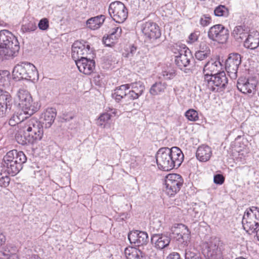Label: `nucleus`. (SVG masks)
Segmentation results:
<instances>
[{
  "label": "nucleus",
  "mask_w": 259,
  "mask_h": 259,
  "mask_svg": "<svg viewBox=\"0 0 259 259\" xmlns=\"http://www.w3.org/2000/svg\"><path fill=\"white\" fill-rule=\"evenodd\" d=\"M156 158L159 169L169 171L181 165L184 159V155L181 149L177 147H173L171 149L164 147L158 151Z\"/></svg>",
  "instance_id": "f257e3e1"
},
{
  "label": "nucleus",
  "mask_w": 259,
  "mask_h": 259,
  "mask_svg": "<svg viewBox=\"0 0 259 259\" xmlns=\"http://www.w3.org/2000/svg\"><path fill=\"white\" fill-rule=\"evenodd\" d=\"M19 50V42L10 31H0V59H13L18 55Z\"/></svg>",
  "instance_id": "f03ea898"
},
{
  "label": "nucleus",
  "mask_w": 259,
  "mask_h": 259,
  "mask_svg": "<svg viewBox=\"0 0 259 259\" xmlns=\"http://www.w3.org/2000/svg\"><path fill=\"white\" fill-rule=\"evenodd\" d=\"M14 79H26L34 81L38 79V73L34 65L28 62H21L15 66L12 72Z\"/></svg>",
  "instance_id": "7ed1b4c3"
},
{
  "label": "nucleus",
  "mask_w": 259,
  "mask_h": 259,
  "mask_svg": "<svg viewBox=\"0 0 259 259\" xmlns=\"http://www.w3.org/2000/svg\"><path fill=\"white\" fill-rule=\"evenodd\" d=\"M244 230L248 234L254 233L259 226V208L252 206L246 210L242 219Z\"/></svg>",
  "instance_id": "20e7f679"
},
{
  "label": "nucleus",
  "mask_w": 259,
  "mask_h": 259,
  "mask_svg": "<svg viewBox=\"0 0 259 259\" xmlns=\"http://www.w3.org/2000/svg\"><path fill=\"white\" fill-rule=\"evenodd\" d=\"M227 83L228 79L224 71L214 75L208 73L204 75V84L211 91L219 92V89L224 88Z\"/></svg>",
  "instance_id": "39448f33"
},
{
  "label": "nucleus",
  "mask_w": 259,
  "mask_h": 259,
  "mask_svg": "<svg viewBox=\"0 0 259 259\" xmlns=\"http://www.w3.org/2000/svg\"><path fill=\"white\" fill-rule=\"evenodd\" d=\"M24 130L29 136L30 141L40 140L43 136L42 125L36 118L32 117L26 121Z\"/></svg>",
  "instance_id": "423d86ee"
},
{
  "label": "nucleus",
  "mask_w": 259,
  "mask_h": 259,
  "mask_svg": "<svg viewBox=\"0 0 259 259\" xmlns=\"http://www.w3.org/2000/svg\"><path fill=\"white\" fill-rule=\"evenodd\" d=\"M19 100V105L28 114L32 115L36 110L33 105V101L30 93L25 90L20 89L17 94Z\"/></svg>",
  "instance_id": "0eeeda50"
},
{
  "label": "nucleus",
  "mask_w": 259,
  "mask_h": 259,
  "mask_svg": "<svg viewBox=\"0 0 259 259\" xmlns=\"http://www.w3.org/2000/svg\"><path fill=\"white\" fill-rule=\"evenodd\" d=\"M183 183L181 176L177 174H168L165 179V191L169 196L175 195Z\"/></svg>",
  "instance_id": "6e6552de"
},
{
  "label": "nucleus",
  "mask_w": 259,
  "mask_h": 259,
  "mask_svg": "<svg viewBox=\"0 0 259 259\" xmlns=\"http://www.w3.org/2000/svg\"><path fill=\"white\" fill-rule=\"evenodd\" d=\"M108 11L113 19L117 23H123L127 18V9L124 5L120 2L112 3L109 6Z\"/></svg>",
  "instance_id": "1a4fd4ad"
},
{
  "label": "nucleus",
  "mask_w": 259,
  "mask_h": 259,
  "mask_svg": "<svg viewBox=\"0 0 259 259\" xmlns=\"http://www.w3.org/2000/svg\"><path fill=\"white\" fill-rule=\"evenodd\" d=\"M171 234L169 237L172 242L179 241L180 243H187L190 241V232L188 227L180 224L171 228Z\"/></svg>",
  "instance_id": "9d476101"
},
{
  "label": "nucleus",
  "mask_w": 259,
  "mask_h": 259,
  "mask_svg": "<svg viewBox=\"0 0 259 259\" xmlns=\"http://www.w3.org/2000/svg\"><path fill=\"white\" fill-rule=\"evenodd\" d=\"M257 80L255 77L246 78L241 77L238 79V90L244 94H254L256 91Z\"/></svg>",
  "instance_id": "9b49d317"
},
{
  "label": "nucleus",
  "mask_w": 259,
  "mask_h": 259,
  "mask_svg": "<svg viewBox=\"0 0 259 259\" xmlns=\"http://www.w3.org/2000/svg\"><path fill=\"white\" fill-rule=\"evenodd\" d=\"M208 36L213 41L224 44L227 41L228 38V30L222 25H215L210 27L208 32Z\"/></svg>",
  "instance_id": "f8f14e48"
},
{
  "label": "nucleus",
  "mask_w": 259,
  "mask_h": 259,
  "mask_svg": "<svg viewBox=\"0 0 259 259\" xmlns=\"http://www.w3.org/2000/svg\"><path fill=\"white\" fill-rule=\"evenodd\" d=\"M241 56L237 53H232L229 55L225 64L226 70L232 79L237 78L238 67L241 64Z\"/></svg>",
  "instance_id": "ddd939ff"
},
{
  "label": "nucleus",
  "mask_w": 259,
  "mask_h": 259,
  "mask_svg": "<svg viewBox=\"0 0 259 259\" xmlns=\"http://www.w3.org/2000/svg\"><path fill=\"white\" fill-rule=\"evenodd\" d=\"M92 51L90 46L85 42L75 41L72 46V57L75 62L76 60H79L82 58L88 57V55L90 54Z\"/></svg>",
  "instance_id": "4468645a"
},
{
  "label": "nucleus",
  "mask_w": 259,
  "mask_h": 259,
  "mask_svg": "<svg viewBox=\"0 0 259 259\" xmlns=\"http://www.w3.org/2000/svg\"><path fill=\"white\" fill-rule=\"evenodd\" d=\"M175 53L176 54L175 63L181 69L188 66L190 64L191 61L193 60L190 51L186 47L178 51V53L175 52Z\"/></svg>",
  "instance_id": "2eb2a0df"
},
{
  "label": "nucleus",
  "mask_w": 259,
  "mask_h": 259,
  "mask_svg": "<svg viewBox=\"0 0 259 259\" xmlns=\"http://www.w3.org/2000/svg\"><path fill=\"white\" fill-rule=\"evenodd\" d=\"M141 30L143 33L149 39H156L161 35L159 26L152 21L143 23L141 27Z\"/></svg>",
  "instance_id": "dca6fc26"
},
{
  "label": "nucleus",
  "mask_w": 259,
  "mask_h": 259,
  "mask_svg": "<svg viewBox=\"0 0 259 259\" xmlns=\"http://www.w3.org/2000/svg\"><path fill=\"white\" fill-rule=\"evenodd\" d=\"M13 156L14 155L6 154L3 158V162L2 163L3 167L6 168L5 170L8 174L12 176H15L22 168V165L10 160L12 157H14Z\"/></svg>",
  "instance_id": "f3484780"
},
{
  "label": "nucleus",
  "mask_w": 259,
  "mask_h": 259,
  "mask_svg": "<svg viewBox=\"0 0 259 259\" xmlns=\"http://www.w3.org/2000/svg\"><path fill=\"white\" fill-rule=\"evenodd\" d=\"M76 60V64L80 72L86 75L91 74L95 68V61L87 58H82Z\"/></svg>",
  "instance_id": "a211bd4d"
},
{
  "label": "nucleus",
  "mask_w": 259,
  "mask_h": 259,
  "mask_svg": "<svg viewBox=\"0 0 259 259\" xmlns=\"http://www.w3.org/2000/svg\"><path fill=\"white\" fill-rule=\"evenodd\" d=\"M128 239L130 243H147L148 236L145 232L134 230L128 233Z\"/></svg>",
  "instance_id": "6ab92c4d"
},
{
  "label": "nucleus",
  "mask_w": 259,
  "mask_h": 259,
  "mask_svg": "<svg viewBox=\"0 0 259 259\" xmlns=\"http://www.w3.org/2000/svg\"><path fill=\"white\" fill-rule=\"evenodd\" d=\"M212 155V151L207 145H202L200 146L197 150L196 156L197 158L202 162L208 161Z\"/></svg>",
  "instance_id": "aec40b11"
},
{
  "label": "nucleus",
  "mask_w": 259,
  "mask_h": 259,
  "mask_svg": "<svg viewBox=\"0 0 259 259\" xmlns=\"http://www.w3.org/2000/svg\"><path fill=\"white\" fill-rule=\"evenodd\" d=\"M247 36L244 43V47L252 50L256 48L259 45V33L257 32H252Z\"/></svg>",
  "instance_id": "412c9836"
},
{
  "label": "nucleus",
  "mask_w": 259,
  "mask_h": 259,
  "mask_svg": "<svg viewBox=\"0 0 259 259\" xmlns=\"http://www.w3.org/2000/svg\"><path fill=\"white\" fill-rule=\"evenodd\" d=\"M56 116V111L55 108H48L43 114L41 118L44 119L43 124L46 128L50 127L54 121Z\"/></svg>",
  "instance_id": "4be33fe9"
},
{
  "label": "nucleus",
  "mask_w": 259,
  "mask_h": 259,
  "mask_svg": "<svg viewBox=\"0 0 259 259\" xmlns=\"http://www.w3.org/2000/svg\"><path fill=\"white\" fill-rule=\"evenodd\" d=\"M105 19V17L103 15L91 18L87 21V26L91 29L96 30L101 26Z\"/></svg>",
  "instance_id": "5701e85b"
},
{
  "label": "nucleus",
  "mask_w": 259,
  "mask_h": 259,
  "mask_svg": "<svg viewBox=\"0 0 259 259\" xmlns=\"http://www.w3.org/2000/svg\"><path fill=\"white\" fill-rule=\"evenodd\" d=\"M221 66V63L219 61L211 59L204 65L203 71L204 72L207 71L206 73L209 74L210 72V74H212L213 72L219 71Z\"/></svg>",
  "instance_id": "b1692460"
},
{
  "label": "nucleus",
  "mask_w": 259,
  "mask_h": 259,
  "mask_svg": "<svg viewBox=\"0 0 259 259\" xmlns=\"http://www.w3.org/2000/svg\"><path fill=\"white\" fill-rule=\"evenodd\" d=\"M12 98L10 95L9 99H4V101H0V118L6 117L11 113Z\"/></svg>",
  "instance_id": "393cba45"
},
{
  "label": "nucleus",
  "mask_w": 259,
  "mask_h": 259,
  "mask_svg": "<svg viewBox=\"0 0 259 259\" xmlns=\"http://www.w3.org/2000/svg\"><path fill=\"white\" fill-rule=\"evenodd\" d=\"M129 89L128 84L120 85L115 90L114 93L112 94L113 98L117 102L120 101L123 97H126L127 91Z\"/></svg>",
  "instance_id": "a878e982"
},
{
  "label": "nucleus",
  "mask_w": 259,
  "mask_h": 259,
  "mask_svg": "<svg viewBox=\"0 0 259 259\" xmlns=\"http://www.w3.org/2000/svg\"><path fill=\"white\" fill-rule=\"evenodd\" d=\"M124 253L127 259H141L142 252L136 247L128 246L125 248Z\"/></svg>",
  "instance_id": "bb28decb"
},
{
  "label": "nucleus",
  "mask_w": 259,
  "mask_h": 259,
  "mask_svg": "<svg viewBox=\"0 0 259 259\" xmlns=\"http://www.w3.org/2000/svg\"><path fill=\"white\" fill-rule=\"evenodd\" d=\"M7 154L14 155L13 158L12 157L10 160L14 161L15 163H18L22 165L23 163L26 161L27 158L24 153L22 151H18L16 150H13L9 151Z\"/></svg>",
  "instance_id": "cd10ccee"
},
{
  "label": "nucleus",
  "mask_w": 259,
  "mask_h": 259,
  "mask_svg": "<svg viewBox=\"0 0 259 259\" xmlns=\"http://www.w3.org/2000/svg\"><path fill=\"white\" fill-rule=\"evenodd\" d=\"M248 31L241 26H236L234 29L232 35L238 41L241 42L247 36Z\"/></svg>",
  "instance_id": "c85d7f7f"
},
{
  "label": "nucleus",
  "mask_w": 259,
  "mask_h": 259,
  "mask_svg": "<svg viewBox=\"0 0 259 259\" xmlns=\"http://www.w3.org/2000/svg\"><path fill=\"white\" fill-rule=\"evenodd\" d=\"M167 85L165 82H156L151 86L149 91L150 94L153 96H155L164 92L167 88Z\"/></svg>",
  "instance_id": "c756f323"
},
{
  "label": "nucleus",
  "mask_w": 259,
  "mask_h": 259,
  "mask_svg": "<svg viewBox=\"0 0 259 259\" xmlns=\"http://www.w3.org/2000/svg\"><path fill=\"white\" fill-rule=\"evenodd\" d=\"M210 54V50L209 47L201 44L200 50L195 53V56L198 60H203L208 57Z\"/></svg>",
  "instance_id": "7c9ffc66"
},
{
  "label": "nucleus",
  "mask_w": 259,
  "mask_h": 259,
  "mask_svg": "<svg viewBox=\"0 0 259 259\" xmlns=\"http://www.w3.org/2000/svg\"><path fill=\"white\" fill-rule=\"evenodd\" d=\"M24 134H22L21 133H18L16 134L15 139L18 143L22 145H25L28 143H33L35 142L34 141H30V140H29L31 138H29V136L24 130Z\"/></svg>",
  "instance_id": "2f4dec72"
},
{
  "label": "nucleus",
  "mask_w": 259,
  "mask_h": 259,
  "mask_svg": "<svg viewBox=\"0 0 259 259\" xmlns=\"http://www.w3.org/2000/svg\"><path fill=\"white\" fill-rule=\"evenodd\" d=\"M151 243H170L169 236L165 234H154L151 239Z\"/></svg>",
  "instance_id": "473e14b6"
},
{
  "label": "nucleus",
  "mask_w": 259,
  "mask_h": 259,
  "mask_svg": "<svg viewBox=\"0 0 259 259\" xmlns=\"http://www.w3.org/2000/svg\"><path fill=\"white\" fill-rule=\"evenodd\" d=\"M128 84L130 86V88H131L135 93L140 96L142 95L145 90V86L143 83L141 81L133 82Z\"/></svg>",
  "instance_id": "72a5a7b5"
},
{
  "label": "nucleus",
  "mask_w": 259,
  "mask_h": 259,
  "mask_svg": "<svg viewBox=\"0 0 259 259\" xmlns=\"http://www.w3.org/2000/svg\"><path fill=\"white\" fill-rule=\"evenodd\" d=\"M214 14L217 17H227L229 15V9L224 5H219L214 10Z\"/></svg>",
  "instance_id": "f704fd0d"
},
{
  "label": "nucleus",
  "mask_w": 259,
  "mask_h": 259,
  "mask_svg": "<svg viewBox=\"0 0 259 259\" xmlns=\"http://www.w3.org/2000/svg\"><path fill=\"white\" fill-rule=\"evenodd\" d=\"M187 118L191 121H196L198 120L199 116L197 112L193 109L187 110L185 114Z\"/></svg>",
  "instance_id": "c9c22d12"
},
{
  "label": "nucleus",
  "mask_w": 259,
  "mask_h": 259,
  "mask_svg": "<svg viewBox=\"0 0 259 259\" xmlns=\"http://www.w3.org/2000/svg\"><path fill=\"white\" fill-rule=\"evenodd\" d=\"M111 115L108 113L102 114L98 119L97 124L99 126L105 127V124L110 119Z\"/></svg>",
  "instance_id": "e433bc0d"
},
{
  "label": "nucleus",
  "mask_w": 259,
  "mask_h": 259,
  "mask_svg": "<svg viewBox=\"0 0 259 259\" xmlns=\"http://www.w3.org/2000/svg\"><path fill=\"white\" fill-rule=\"evenodd\" d=\"M37 28L36 25L34 22L30 21L27 24L23 25L21 30L23 32H29L35 30Z\"/></svg>",
  "instance_id": "4c0bfd02"
},
{
  "label": "nucleus",
  "mask_w": 259,
  "mask_h": 259,
  "mask_svg": "<svg viewBox=\"0 0 259 259\" xmlns=\"http://www.w3.org/2000/svg\"><path fill=\"white\" fill-rule=\"evenodd\" d=\"M21 116L17 114H13L12 116L9 120V124L11 126H15L23 121V118H21Z\"/></svg>",
  "instance_id": "58836bf2"
},
{
  "label": "nucleus",
  "mask_w": 259,
  "mask_h": 259,
  "mask_svg": "<svg viewBox=\"0 0 259 259\" xmlns=\"http://www.w3.org/2000/svg\"><path fill=\"white\" fill-rule=\"evenodd\" d=\"M121 32V28L119 27H116L112 29L109 35L110 37H114V38L116 39L120 37Z\"/></svg>",
  "instance_id": "ea45409f"
},
{
  "label": "nucleus",
  "mask_w": 259,
  "mask_h": 259,
  "mask_svg": "<svg viewBox=\"0 0 259 259\" xmlns=\"http://www.w3.org/2000/svg\"><path fill=\"white\" fill-rule=\"evenodd\" d=\"M38 27L41 30H47L49 27L48 19L46 18L41 19L38 24Z\"/></svg>",
  "instance_id": "a19ab883"
},
{
  "label": "nucleus",
  "mask_w": 259,
  "mask_h": 259,
  "mask_svg": "<svg viewBox=\"0 0 259 259\" xmlns=\"http://www.w3.org/2000/svg\"><path fill=\"white\" fill-rule=\"evenodd\" d=\"M186 259H201L200 256L189 249H186L185 252Z\"/></svg>",
  "instance_id": "79ce46f5"
},
{
  "label": "nucleus",
  "mask_w": 259,
  "mask_h": 259,
  "mask_svg": "<svg viewBox=\"0 0 259 259\" xmlns=\"http://www.w3.org/2000/svg\"><path fill=\"white\" fill-rule=\"evenodd\" d=\"M10 182V178L7 176H4L2 175L0 177V186L6 188L9 185Z\"/></svg>",
  "instance_id": "37998d69"
},
{
  "label": "nucleus",
  "mask_w": 259,
  "mask_h": 259,
  "mask_svg": "<svg viewBox=\"0 0 259 259\" xmlns=\"http://www.w3.org/2000/svg\"><path fill=\"white\" fill-rule=\"evenodd\" d=\"M211 22V18L207 15H203L200 20V23L203 26H207Z\"/></svg>",
  "instance_id": "c03bdc74"
},
{
  "label": "nucleus",
  "mask_w": 259,
  "mask_h": 259,
  "mask_svg": "<svg viewBox=\"0 0 259 259\" xmlns=\"http://www.w3.org/2000/svg\"><path fill=\"white\" fill-rule=\"evenodd\" d=\"M225 181V178L221 174H217L214 176L213 182L218 185H222Z\"/></svg>",
  "instance_id": "a18cd8bd"
},
{
  "label": "nucleus",
  "mask_w": 259,
  "mask_h": 259,
  "mask_svg": "<svg viewBox=\"0 0 259 259\" xmlns=\"http://www.w3.org/2000/svg\"><path fill=\"white\" fill-rule=\"evenodd\" d=\"M114 38L110 37L108 35L106 37L104 36L103 38V42L106 46H111L114 44Z\"/></svg>",
  "instance_id": "49530a36"
},
{
  "label": "nucleus",
  "mask_w": 259,
  "mask_h": 259,
  "mask_svg": "<svg viewBox=\"0 0 259 259\" xmlns=\"http://www.w3.org/2000/svg\"><path fill=\"white\" fill-rule=\"evenodd\" d=\"M140 96L138 95L137 94L135 93V92L131 90L130 91L128 90V92H127L126 97L127 98L130 99L132 100L138 99Z\"/></svg>",
  "instance_id": "de8ad7c7"
},
{
  "label": "nucleus",
  "mask_w": 259,
  "mask_h": 259,
  "mask_svg": "<svg viewBox=\"0 0 259 259\" xmlns=\"http://www.w3.org/2000/svg\"><path fill=\"white\" fill-rule=\"evenodd\" d=\"M218 248V247L217 246V244H213V243H211V244H209V245H208L207 246V250H208V252H209L208 254V255H210V256H213L214 255H215V253L212 251V252H211V249H217Z\"/></svg>",
  "instance_id": "09e8293b"
},
{
  "label": "nucleus",
  "mask_w": 259,
  "mask_h": 259,
  "mask_svg": "<svg viewBox=\"0 0 259 259\" xmlns=\"http://www.w3.org/2000/svg\"><path fill=\"white\" fill-rule=\"evenodd\" d=\"M10 94L3 90H0V101H4V99H9Z\"/></svg>",
  "instance_id": "8fccbe9b"
},
{
  "label": "nucleus",
  "mask_w": 259,
  "mask_h": 259,
  "mask_svg": "<svg viewBox=\"0 0 259 259\" xmlns=\"http://www.w3.org/2000/svg\"><path fill=\"white\" fill-rule=\"evenodd\" d=\"M198 35H199L198 32H195L193 33H192L189 37V42H190L191 43H193V42L196 41L198 39Z\"/></svg>",
  "instance_id": "3c124183"
},
{
  "label": "nucleus",
  "mask_w": 259,
  "mask_h": 259,
  "mask_svg": "<svg viewBox=\"0 0 259 259\" xmlns=\"http://www.w3.org/2000/svg\"><path fill=\"white\" fill-rule=\"evenodd\" d=\"M137 48L132 46L131 48L130 52L126 54V57H134L135 55H137Z\"/></svg>",
  "instance_id": "603ef678"
},
{
  "label": "nucleus",
  "mask_w": 259,
  "mask_h": 259,
  "mask_svg": "<svg viewBox=\"0 0 259 259\" xmlns=\"http://www.w3.org/2000/svg\"><path fill=\"white\" fill-rule=\"evenodd\" d=\"M175 73H174V72H171L169 74H168L167 72H165L163 74V76L166 79H170L172 78L175 76Z\"/></svg>",
  "instance_id": "864d4df0"
},
{
  "label": "nucleus",
  "mask_w": 259,
  "mask_h": 259,
  "mask_svg": "<svg viewBox=\"0 0 259 259\" xmlns=\"http://www.w3.org/2000/svg\"><path fill=\"white\" fill-rule=\"evenodd\" d=\"M169 244H165V245H162L161 246L159 245V244H155V247L156 248L162 249L166 247H167Z\"/></svg>",
  "instance_id": "5fc2aeb1"
},
{
  "label": "nucleus",
  "mask_w": 259,
  "mask_h": 259,
  "mask_svg": "<svg viewBox=\"0 0 259 259\" xmlns=\"http://www.w3.org/2000/svg\"><path fill=\"white\" fill-rule=\"evenodd\" d=\"M6 240L5 236L2 234H0V243H5Z\"/></svg>",
  "instance_id": "6e6d98bb"
},
{
  "label": "nucleus",
  "mask_w": 259,
  "mask_h": 259,
  "mask_svg": "<svg viewBox=\"0 0 259 259\" xmlns=\"http://www.w3.org/2000/svg\"><path fill=\"white\" fill-rule=\"evenodd\" d=\"M29 259H40V257L37 255H32Z\"/></svg>",
  "instance_id": "4d7b16f0"
},
{
  "label": "nucleus",
  "mask_w": 259,
  "mask_h": 259,
  "mask_svg": "<svg viewBox=\"0 0 259 259\" xmlns=\"http://www.w3.org/2000/svg\"><path fill=\"white\" fill-rule=\"evenodd\" d=\"M3 165L2 163H0V177L3 175Z\"/></svg>",
  "instance_id": "13d9d810"
},
{
  "label": "nucleus",
  "mask_w": 259,
  "mask_h": 259,
  "mask_svg": "<svg viewBox=\"0 0 259 259\" xmlns=\"http://www.w3.org/2000/svg\"><path fill=\"white\" fill-rule=\"evenodd\" d=\"M112 113L114 114V115H116L117 114V110L114 109V111L112 112Z\"/></svg>",
  "instance_id": "bf43d9fd"
},
{
  "label": "nucleus",
  "mask_w": 259,
  "mask_h": 259,
  "mask_svg": "<svg viewBox=\"0 0 259 259\" xmlns=\"http://www.w3.org/2000/svg\"><path fill=\"white\" fill-rule=\"evenodd\" d=\"M256 235L257 236V237L259 238V229L256 231ZM258 240H259V239H258Z\"/></svg>",
  "instance_id": "052dcab7"
},
{
  "label": "nucleus",
  "mask_w": 259,
  "mask_h": 259,
  "mask_svg": "<svg viewBox=\"0 0 259 259\" xmlns=\"http://www.w3.org/2000/svg\"><path fill=\"white\" fill-rule=\"evenodd\" d=\"M10 259H18L17 257L16 256H13Z\"/></svg>",
  "instance_id": "680f3d73"
}]
</instances>
